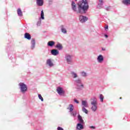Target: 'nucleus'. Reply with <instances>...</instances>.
<instances>
[{
	"instance_id": "cd10ccee",
	"label": "nucleus",
	"mask_w": 130,
	"mask_h": 130,
	"mask_svg": "<svg viewBox=\"0 0 130 130\" xmlns=\"http://www.w3.org/2000/svg\"><path fill=\"white\" fill-rule=\"evenodd\" d=\"M100 99L101 102H103V100L104 99V96H103V94H100Z\"/></svg>"
},
{
	"instance_id": "6e6552de",
	"label": "nucleus",
	"mask_w": 130,
	"mask_h": 130,
	"mask_svg": "<svg viewBox=\"0 0 130 130\" xmlns=\"http://www.w3.org/2000/svg\"><path fill=\"white\" fill-rule=\"evenodd\" d=\"M79 20L81 23H85V22L87 21L88 18L86 16H84L83 15H80L79 16Z\"/></svg>"
},
{
	"instance_id": "ea45409f",
	"label": "nucleus",
	"mask_w": 130,
	"mask_h": 130,
	"mask_svg": "<svg viewBox=\"0 0 130 130\" xmlns=\"http://www.w3.org/2000/svg\"><path fill=\"white\" fill-rule=\"evenodd\" d=\"M75 2H77V0H75Z\"/></svg>"
},
{
	"instance_id": "0eeeda50",
	"label": "nucleus",
	"mask_w": 130,
	"mask_h": 130,
	"mask_svg": "<svg viewBox=\"0 0 130 130\" xmlns=\"http://www.w3.org/2000/svg\"><path fill=\"white\" fill-rule=\"evenodd\" d=\"M104 60V57L103 55L100 54L98 56L97 61L99 63H102Z\"/></svg>"
},
{
	"instance_id": "20e7f679",
	"label": "nucleus",
	"mask_w": 130,
	"mask_h": 130,
	"mask_svg": "<svg viewBox=\"0 0 130 130\" xmlns=\"http://www.w3.org/2000/svg\"><path fill=\"white\" fill-rule=\"evenodd\" d=\"M65 60L68 64H73V56L70 54H66Z\"/></svg>"
},
{
	"instance_id": "b1692460",
	"label": "nucleus",
	"mask_w": 130,
	"mask_h": 130,
	"mask_svg": "<svg viewBox=\"0 0 130 130\" xmlns=\"http://www.w3.org/2000/svg\"><path fill=\"white\" fill-rule=\"evenodd\" d=\"M80 74H81V76H82V77H83L84 78H86V77H87V76H88L87 75V73L83 71V72H81L80 73Z\"/></svg>"
},
{
	"instance_id": "e433bc0d",
	"label": "nucleus",
	"mask_w": 130,
	"mask_h": 130,
	"mask_svg": "<svg viewBox=\"0 0 130 130\" xmlns=\"http://www.w3.org/2000/svg\"><path fill=\"white\" fill-rule=\"evenodd\" d=\"M105 37L106 38H108V36L107 35H105Z\"/></svg>"
},
{
	"instance_id": "39448f33",
	"label": "nucleus",
	"mask_w": 130,
	"mask_h": 130,
	"mask_svg": "<svg viewBox=\"0 0 130 130\" xmlns=\"http://www.w3.org/2000/svg\"><path fill=\"white\" fill-rule=\"evenodd\" d=\"M19 89H20V91L21 92V93H23V94H24V93H26V92H27V87L26 84H25L23 82H20L19 84Z\"/></svg>"
},
{
	"instance_id": "2eb2a0df",
	"label": "nucleus",
	"mask_w": 130,
	"mask_h": 130,
	"mask_svg": "<svg viewBox=\"0 0 130 130\" xmlns=\"http://www.w3.org/2000/svg\"><path fill=\"white\" fill-rule=\"evenodd\" d=\"M56 48H57L58 50H62V48H63V47H62V45L61 44L58 43L57 45H56Z\"/></svg>"
},
{
	"instance_id": "5701e85b",
	"label": "nucleus",
	"mask_w": 130,
	"mask_h": 130,
	"mask_svg": "<svg viewBox=\"0 0 130 130\" xmlns=\"http://www.w3.org/2000/svg\"><path fill=\"white\" fill-rule=\"evenodd\" d=\"M17 14L19 17H22L23 16V13L22 12V10H21V9L19 8L17 10Z\"/></svg>"
},
{
	"instance_id": "a211bd4d",
	"label": "nucleus",
	"mask_w": 130,
	"mask_h": 130,
	"mask_svg": "<svg viewBox=\"0 0 130 130\" xmlns=\"http://www.w3.org/2000/svg\"><path fill=\"white\" fill-rule=\"evenodd\" d=\"M82 106L84 108L88 107V103L87 102V101H82Z\"/></svg>"
},
{
	"instance_id": "72a5a7b5",
	"label": "nucleus",
	"mask_w": 130,
	"mask_h": 130,
	"mask_svg": "<svg viewBox=\"0 0 130 130\" xmlns=\"http://www.w3.org/2000/svg\"><path fill=\"white\" fill-rule=\"evenodd\" d=\"M96 127L94 126H90V128H92V129H95Z\"/></svg>"
},
{
	"instance_id": "393cba45",
	"label": "nucleus",
	"mask_w": 130,
	"mask_h": 130,
	"mask_svg": "<svg viewBox=\"0 0 130 130\" xmlns=\"http://www.w3.org/2000/svg\"><path fill=\"white\" fill-rule=\"evenodd\" d=\"M69 107H70V108H68V109H69L70 112H72V111H73V110H74V105H73L72 104H70Z\"/></svg>"
},
{
	"instance_id": "ddd939ff",
	"label": "nucleus",
	"mask_w": 130,
	"mask_h": 130,
	"mask_svg": "<svg viewBox=\"0 0 130 130\" xmlns=\"http://www.w3.org/2000/svg\"><path fill=\"white\" fill-rule=\"evenodd\" d=\"M44 4V2L43 1V0H37V5L39 7H42Z\"/></svg>"
},
{
	"instance_id": "7c9ffc66",
	"label": "nucleus",
	"mask_w": 130,
	"mask_h": 130,
	"mask_svg": "<svg viewBox=\"0 0 130 130\" xmlns=\"http://www.w3.org/2000/svg\"><path fill=\"white\" fill-rule=\"evenodd\" d=\"M41 24V20H40L38 22H37V26H40Z\"/></svg>"
},
{
	"instance_id": "dca6fc26",
	"label": "nucleus",
	"mask_w": 130,
	"mask_h": 130,
	"mask_svg": "<svg viewBox=\"0 0 130 130\" xmlns=\"http://www.w3.org/2000/svg\"><path fill=\"white\" fill-rule=\"evenodd\" d=\"M122 3L125 6H130V0H122Z\"/></svg>"
},
{
	"instance_id": "473e14b6",
	"label": "nucleus",
	"mask_w": 130,
	"mask_h": 130,
	"mask_svg": "<svg viewBox=\"0 0 130 130\" xmlns=\"http://www.w3.org/2000/svg\"><path fill=\"white\" fill-rule=\"evenodd\" d=\"M57 130H63V128H62L61 127L58 126L57 128Z\"/></svg>"
},
{
	"instance_id": "7ed1b4c3",
	"label": "nucleus",
	"mask_w": 130,
	"mask_h": 130,
	"mask_svg": "<svg viewBox=\"0 0 130 130\" xmlns=\"http://www.w3.org/2000/svg\"><path fill=\"white\" fill-rule=\"evenodd\" d=\"M74 84L76 86V89L77 90H82L83 88H84V84L82 83V79L81 78H78L77 79H75Z\"/></svg>"
},
{
	"instance_id": "f03ea898",
	"label": "nucleus",
	"mask_w": 130,
	"mask_h": 130,
	"mask_svg": "<svg viewBox=\"0 0 130 130\" xmlns=\"http://www.w3.org/2000/svg\"><path fill=\"white\" fill-rule=\"evenodd\" d=\"M91 105H92V107L91 108V109L93 112H95V111L97 110L98 107V103H97V100H96V98H93L91 99Z\"/></svg>"
},
{
	"instance_id": "f257e3e1",
	"label": "nucleus",
	"mask_w": 130,
	"mask_h": 130,
	"mask_svg": "<svg viewBox=\"0 0 130 130\" xmlns=\"http://www.w3.org/2000/svg\"><path fill=\"white\" fill-rule=\"evenodd\" d=\"M72 9L77 14H86L87 11L89 10V4L87 0H81L77 4L75 2L72 1L71 3Z\"/></svg>"
},
{
	"instance_id": "9d476101",
	"label": "nucleus",
	"mask_w": 130,
	"mask_h": 130,
	"mask_svg": "<svg viewBox=\"0 0 130 130\" xmlns=\"http://www.w3.org/2000/svg\"><path fill=\"white\" fill-rule=\"evenodd\" d=\"M103 4H104V0H99V4L98 5V8L99 9H102L103 7Z\"/></svg>"
},
{
	"instance_id": "f3484780",
	"label": "nucleus",
	"mask_w": 130,
	"mask_h": 130,
	"mask_svg": "<svg viewBox=\"0 0 130 130\" xmlns=\"http://www.w3.org/2000/svg\"><path fill=\"white\" fill-rule=\"evenodd\" d=\"M72 77L73 79H77V78H79V76L78 74L75 72H72L71 73Z\"/></svg>"
},
{
	"instance_id": "bb28decb",
	"label": "nucleus",
	"mask_w": 130,
	"mask_h": 130,
	"mask_svg": "<svg viewBox=\"0 0 130 130\" xmlns=\"http://www.w3.org/2000/svg\"><path fill=\"white\" fill-rule=\"evenodd\" d=\"M82 111L83 112H84V113H86V114H88V110L86 109V108L82 107Z\"/></svg>"
},
{
	"instance_id": "f8f14e48",
	"label": "nucleus",
	"mask_w": 130,
	"mask_h": 130,
	"mask_svg": "<svg viewBox=\"0 0 130 130\" xmlns=\"http://www.w3.org/2000/svg\"><path fill=\"white\" fill-rule=\"evenodd\" d=\"M51 53L53 55H57V54H59V52L57 49H53L51 51Z\"/></svg>"
},
{
	"instance_id": "58836bf2",
	"label": "nucleus",
	"mask_w": 130,
	"mask_h": 130,
	"mask_svg": "<svg viewBox=\"0 0 130 130\" xmlns=\"http://www.w3.org/2000/svg\"><path fill=\"white\" fill-rule=\"evenodd\" d=\"M102 50H105L104 49H102Z\"/></svg>"
},
{
	"instance_id": "4be33fe9",
	"label": "nucleus",
	"mask_w": 130,
	"mask_h": 130,
	"mask_svg": "<svg viewBox=\"0 0 130 130\" xmlns=\"http://www.w3.org/2000/svg\"><path fill=\"white\" fill-rule=\"evenodd\" d=\"M78 118L80 123L84 124V120H83V118L81 115H79Z\"/></svg>"
},
{
	"instance_id": "c85d7f7f",
	"label": "nucleus",
	"mask_w": 130,
	"mask_h": 130,
	"mask_svg": "<svg viewBox=\"0 0 130 130\" xmlns=\"http://www.w3.org/2000/svg\"><path fill=\"white\" fill-rule=\"evenodd\" d=\"M71 115H72L73 116H74V117H76V116H77V112L75 111L74 112H72L71 113Z\"/></svg>"
},
{
	"instance_id": "4468645a",
	"label": "nucleus",
	"mask_w": 130,
	"mask_h": 130,
	"mask_svg": "<svg viewBox=\"0 0 130 130\" xmlns=\"http://www.w3.org/2000/svg\"><path fill=\"white\" fill-rule=\"evenodd\" d=\"M76 128L78 130L83 129L84 126L83 125V124L79 123L77 124Z\"/></svg>"
},
{
	"instance_id": "2f4dec72",
	"label": "nucleus",
	"mask_w": 130,
	"mask_h": 130,
	"mask_svg": "<svg viewBox=\"0 0 130 130\" xmlns=\"http://www.w3.org/2000/svg\"><path fill=\"white\" fill-rule=\"evenodd\" d=\"M74 102H75V103H77V104H79V103L78 101L76 99H74Z\"/></svg>"
},
{
	"instance_id": "9b49d317",
	"label": "nucleus",
	"mask_w": 130,
	"mask_h": 130,
	"mask_svg": "<svg viewBox=\"0 0 130 130\" xmlns=\"http://www.w3.org/2000/svg\"><path fill=\"white\" fill-rule=\"evenodd\" d=\"M46 63L50 68H51V67H53V63L52 62V60H51V59H48L47 60Z\"/></svg>"
},
{
	"instance_id": "6ab92c4d",
	"label": "nucleus",
	"mask_w": 130,
	"mask_h": 130,
	"mask_svg": "<svg viewBox=\"0 0 130 130\" xmlns=\"http://www.w3.org/2000/svg\"><path fill=\"white\" fill-rule=\"evenodd\" d=\"M24 38L27 39L28 40H30L31 39V35H29V33L26 32L24 34Z\"/></svg>"
},
{
	"instance_id": "a878e982",
	"label": "nucleus",
	"mask_w": 130,
	"mask_h": 130,
	"mask_svg": "<svg viewBox=\"0 0 130 130\" xmlns=\"http://www.w3.org/2000/svg\"><path fill=\"white\" fill-rule=\"evenodd\" d=\"M41 18L42 20H44V12L43 10H42L41 12Z\"/></svg>"
},
{
	"instance_id": "aec40b11",
	"label": "nucleus",
	"mask_w": 130,
	"mask_h": 130,
	"mask_svg": "<svg viewBox=\"0 0 130 130\" xmlns=\"http://www.w3.org/2000/svg\"><path fill=\"white\" fill-rule=\"evenodd\" d=\"M35 44H36V42H35V40L32 39H31V49H34V48H35Z\"/></svg>"
},
{
	"instance_id": "1a4fd4ad",
	"label": "nucleus",
	"mask_w": 130,
	"mask_h": 130,
	"mask_svg": "<svg viewBox=\"0 0 130 130\" xmlns=\"http://www.w3.org/2000/svg\"><path fill=\"white\" fill-rule=\"evenodd\" d=\"M60 28L61 32H62V33H63V34H67V33L68 32V31L67 30V28H66V26H64V25H61L60 26Z\"/></svg>"
},
{
	"instance_id": "a19ab883",
	"label": "nucleus",
	"mask_w": 130,
	"mask_h": 130,
	"mask_svg": "<svg viewBox=\"0 0 130 130\" xmlns=\"http://www.w3.org/2000/svg\"><path fill=\"white\" fill-rule=\"evenodd\" d=\"M120 99H121V98H120Z\"/></svg>"
},
{
	"instance_id": "4c0bfd02",
	"label": "nucleus",
	"mask_w": 130,
	"mask_h": 130,
	"mask_svg": "<svg viewBox=\"0 0 130 130\" xmlns=\"http://www.w3.org/2000/svg\"><path fill=\"white\" fill-rule=\"evenodd\" d=\"M105 29H106V30L108 29V25L105 27Z\"/></svg>"
},
{
	"instance_id": "423d86ee",
	"label": "nucleus",
	"mask_w": 130,
	"mask_h": 130,
	"mask_svg": "<svg viewBox=\"0 0 130 130\" xmlns=\"http://www.w3.org/2000/svg\"><path fill=\"white\" fill-rule=\"evenodd\" d=\"M56 91L60 96H64V91L61 87H57Z\"/></svg>"
},
{
	"instance_id": "c756f323",
	"label": "nucleus",
	"mask_w": 130,
	"mask_h": 130,
	"mask_svg": "<svg viewBox=\"0 0 130 130\" xmlns=\"http://www.w3.org/2000/svg\"><path fill=\"white\" fill-rule=\"evenodd\" d=\"M38 96L39 99L41 100L42 102H43V98H42V96H41V94H38Z\"/></svg>"
},
{
	"instance_id": "c9c22d12",
	"label": "nucleus",
	"mask_w": 130,
	"mask_h": 130,
	"mask_svg": "<svg viewBox=\"0 0 130 130\" xmlns=\"http://www.w3.org/2000/svg\"><path fill=\"white\" fill-rule=\"evenodd\" d=\"M48 2L49 4H51V3H52V0H48Z\"/></svg>"
},
{
	"instance_id": "f704fd0d",
	"label": "nucleus",
	"mask_w": 130,
	"mask_h": 130,
	"mask_svg": "<svg viewBox=\"0 0 130 130\" xmlns=\"http://www.w3.org/2000/svg\"><path fill=\"white\" fill-rule=\"evenodd\" d=\"M106 11H109L110 10V7H108L106 8Z\"/></svg>"
},
{
	"instance_id": "412c9836",
	"label": "nucleus",
	"mask_w": 130,
	"mask_h": 130,
	"mask_svg": "<svg viewBox=\"0 0 130 130\" xmlns=\"http://www.w3.org/2000/svg\"><path fill=\"white\" fill-rule=\"evenodd\" d=\"M54 44H55V42L52 41H49L47 43L48 46H50V47H52Z\"/></svg>"
}]
</instances>
